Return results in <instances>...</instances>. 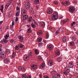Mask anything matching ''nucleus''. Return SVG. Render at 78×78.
Instances as JSON below:
<instances>
[{"instance_id":"1","label":"nucleus","mask_w":78,"mask_h":78,"mask_svg":"<svg viewBox=\"0 0 78 78\" xmlns=\"http://www.w3.org/2000/svg\"><path fill=\"white\" fill-rule=\"evenodd\" d=\"M58 14L57 13H55L53 14L52 16V19L53 20H55L56 19L58 18Z\"/></svg>"},{"instance_id":"2","label":"nucleus","mask_w":78,"mask_h":78,"mask_svg":"<svg viewBox=\"0 0 78 78\" xmlns=\"http://www.w3.org/2000/svg\"><path fill=\"white\" fill-rule=\"evenodd\" d=\"M6 55L5 52L3 51H1L0 54V57H1V58L4 59V58H6Z\"/></svg>"},{"instance_id":"3","label":"nucleus","mask_w":78,"mask_h":78,"mask_svg":"<svg viewBox=\"0 0 78 78\" xmlns=\"http://www.w3.org/2000/svg\"><path fill=\"white\" fill-rule=\"evenodd\" d=\"M25 8L27 9H29L30 8V5L29 2H27L25 3Z\"/></svg>"},{"instance_id":"4","label":"nucleus","mask_w":78,"mask_h":78,"mask_svg":"<svg viewBox=\"0 0 78 78\" xmlns=\"http://www.w3.org/2000/svg\"><path fill=\"white\" fill-rule=\"evenodd\" d=\"M4 62L5 64H8L10 62V59L8 58H5L4 60Z\"/></svg>"},{"instance_id":"5","label":"nucleus","mask_w":78,"mask_h":78,"mask_svg":"<svg viewBox=\"0 0 78 78\" xmlns=\"http://www.w3.org/2000/svg\"><path fill=\"white\" fill-rule=\"evenodd\" d=\"M73 67V62H71L69 63L68 65V67L69 68H72Z\"/></svg>"},{"instance_id":"6","label":"nucleus","mask_w":78,"mask_h":78,"mask_svg":"<svg viewBox=\"0 0 78 78\" xmlns=\"http://www.w3.org/2000/svg\"><path fill=\"white\" fill-rule=\"evenodd\" d=\"M75 10V8L73 7L69 6V11L70 12H73Z\"/></svg>"},{"instance_id":"7","label":"nucleus","mask_w":78,"mask_h":78,"mask_svg":"<svg viewBox=\"0 0 78 78\" xmlns=\"http://www.w3.org/2000/svg\"><path fill=\"white\" fill-rule=\"evenodd\" d=\"M9 37V34H7L5 35V40H4V42H5V43H7L8 42V40H7V39L8 38V37Z\"/></svg>"},{"instance_id":"8","label":"nucleus","mask_w":78,"mask_h":78,"mask_svg":"<svg viewBox=\"0 0 78 78\" xmlns=\"http://www.w3.org/2000/svg\"><path fill=\"white\" fill-rule=\"evenodd\" d=\"M62 5H65V6H66V5H70L71 3L69 1H66L65 2H62Z\"/></svg>"},{"instance_id":"9","label":"nucleus","mask_w":78,"mask_h":78,"mask_svg":"<svg viewBox=\"0 0 78 78\" xmlns=\"http://www.w3.org/2000/svg\"><path fill=\"white\" fill-rule=\"evenodd\" d=\"M29 56L27 55H26L24 56L23 59L24 61H28L29 59Z\"/></svg>"},{"instance_id":"10","label":"nucleus","mask_w":78,"mask_h":78,"mask_svg":"<svg viewBox=\"0 0 78 78\" xmlns=\"http://www.w3.org/2000/svg\"><path fill=\"white\" fill-rule=\"evenodd\" d=\"M27 10L25 9H23L22 10V15L24 16V15H27Z\"/></svg>"},{"instance_id":"11","label":"nucleus","mask_w":78,"mask_h":78,"mask_svg":"<svg viewBox=\"0 0 78 78\" xmlns=\"http://www.w3.org/2000/svg\"><path fill=\"white\" fill-rule=\"evenodd\" d=\"M55 54L56 56H57L60 55V52L59 51V49L55 51Z\"/></svg>"},{"instance_id":"12","label":"nucleus","mask_w":78,"mask_h":78,"mask_svg":"<svg viewBox=\"0 0 78 78\" xmlns=\"http://www.w3.org/2000/svg\"><path fill=\"white\" fill-rule=\"evenodd\" d=\"M23 16V20H26L28 19V16L27 15H24Z\"/></svg>"},{"instance_id":"13","label":"nucleus","mask_w":78,"mask_h":78,"mask_svg":"<svg viewBox=\"0 0 78 78\" xmlns=\"http://www.w3.org/2000/svg\"><path fill=\"white\" fill-rule=\"evenodd\" d=\"M37 65H32L31 67V69L32 70V69H33L34 70H35L37 69Z\"/></svg>"},{"instance_id":"14","label":"nucleus","mask_w":78,"mask_h":78,"mask_svg":"<svg viewBox=\"0 0 78 78\" xmlns=\"http://www.w3.org/2000/svg\"><path fill=\"white\" fill-rule=\"evenodd\" d=\"M53 65V62L52 60H50L49 61L48 65L49 66H52Z\"/></svg>"},{"instance_id":"15","label":"nucleus","mask_w":78,"mask_h":78,"mask_svg":"<svg viewBox=\"0 0 78 78\" xmlns=\"http://www.w3.org/2000/svg\"><path fill=\"white\" fill-rule=\"evenodd\" d=\"M40 25H41L42 28H44L45 25V23L43 21H42L40 22Z\"/></svg>"},{"instance_id":"16","label":"nucleus","mask_w":78,"mask_h":78,"mask_svg":"<svg viewBox=\"0 0 78 78\" xmlns=\"http://www.w3.org/2000/svg\"><path fill=\"white\" fill-rule=\"evenodd\" d=\"M65 70L66 72H67V73H69L70 71V70L69 69V67H66L65 68Z\"/></svg>"},{"instance_id":"17","label":"nucleus","mask_w":78,"mask_h":78,"mask_svg":"<svg viewBox=\"0 0 78 78\" xmlns=\"http://www.w3.org/2000/svg\"><path fill=\"white\" fill-rule=\"evenodd\" d=\"M47 12L48 14H52L53 13L52 10L50 9L48 10L47 11Z\"/></svg>"},{"instance_id":"18","label":"nucleus","mask_w":78,"mask_h":78,"mask_svg":"<svg viewBox=\"0 0 78 78\" xmlns=\"http://www.w3.org/2000/svg\"><path fill=\"white\" fill-rule=\"evenodd\" d=\"M45 67V64L44 63H43L41 65L40 68L41 69H44V67Z\"/></svg>"},{"instance_id":"19","label":"nucleus","mask_w":78,"mask_h":78,"mask_svg":"<svg viewBox=\"0 0 78 78\" xmlns=\"http://www.w3.org/2000/svg\"><path fill=\"white\" fill-rule=\"evenodd\" d=\"M18 38L20 39V42H22L23 40V37L21 36H20L18 37Z\"/></svg>"},{"instance_id":"20","label":"nucleus","mask_w":78,"mask_h":78,"mask_svg":"<svg viewBox=\"0 0 78 78\" xmlns=\"http://www.w3.org/2000/svg\"><path fill=\"white\" fill-rule=\"evenodd\" d=\"M34 2L35 5H37V4L39 3V0H34Z\"/></svg>"},{"instance_id":"21","label":"nucleus","mask_w":78,"mask_h":78,"mask_svg":"<svg viewBox=\"0 0 78 78\" xmlns=\"http://www.w3.org/2000/svg\"><path fill=\"white\" fill-rule=\"evenodd\" d=\"M61 31H63L64 30H65L66 28L64 27H60Z\"/></svg>"},{"instance_id":"22","label":"nucleus","mask_w":78,"mask_h":78,"mask_svg":"<svg viewBox=\"0 0 78 78\" xmlns=\"http://www.w3.org/2000/svg\"><path fill=\"white\" fill-rule=\"evenodd\" d=\"M4 8V7H3V5H2V6L0 7V10H1L2 13L3 12V9Z\"/></svg>"},{"instance_id":"23","label":"nucleus","mask_w":78,"mask_h":78,"mask_svg":"<svg viewBox=\"0 0 78 78\" xmlns=\"http://www.w3.org/2000/svg\"><path fill=\"white\" fill-rule=\"evenodd\" d=\"M9 5H10V4L9 3H7L6 5H5V8L6 9H7L8 8V7L9 6Z\"/></svg>"},{"instance_id":"24","label":"nucleus","mask_w":78,"mask_h":78,"mask_svg":"<svg viewBox=\"0 0 78 78\" xmlns=\"http://www.w3.org/2000/svg\"><path fill=\"white\" fill-rule=\"evenodd\" d=\"M37 41L38 42H41L42 41V39L41 37L38 38H37Z\"/></svg>"},{"instance_id":"25","label":"nucleus","mask_w":78,"mask_h":78,"mask_svg":"<svg viewBox=\"0 0 78 78\" xmlns=\"http://www.w3.org/2000/svg\"><path fill=\"white\" fill-rule=\"evenodd\" d=\"M35 53L36 55H38L39 54V51L37 49L35 50Z\"/></svg>"},{"instance_id":"26","label":"nucleus","mask_w":78,"mask_h":78,"mask_svg":"<svg viewBox=\"0 0 78 78\" xmlns=\"http://www.w3.org/2000/svg\"><path fill=\"white\" fill-rule=\"evenodd\" d=\"M31 25L32 28H35L36 27V25L34 24V23H31Z\"/></svg>"},{"instance_id":"27","label":"nucleus","mask_w":78,"mask_h":78,"mask_svg":"<svg viewBox=\"0 0 78 78\" xmlns=\"http://www.w3.org/2000/svg\"><path fill=\"white\" fill-rule=\"evenodd\" d=\"M57 61L58 62H61L62 61V58L61 57L58 58L57 59Z\"/></svg>"},{"instance_id":"28","label":"nucleus","mask_w":78,"mask_h":78,"mask_svg":"<svg viewBox=\"0 0 78 78\" xmlns=\"http://www.w3.org/2000/svg\"><path fill=\"white\" fill-rule=\"evenodd\" d=\"M42 34V30H39L37 33L38 35H41V34Z\"/></svg>"},{"instance_id":"29","label":"nucleus","mask_w":78,"mask_h":78,"mask_svg":"<svg viewBox=\"0 0 78 78\" xmlns=\"http://www.w3.org/2000/svg\"><path fill=\"white\" fill-rule=\"evenodd\" d=\"M51 73L52 75H56L57 74L56 72L55 71H53L51 72Z\"/></svg>"},{"instance_id":"30","label":"nucleus","mask_w":78,"mask_h":78,"mask_svg":"<svg viewBox=\"0 0 78 78\" xmlns=\"http://www.w3.org/2000/svg\"><path fill=\"white\" fill-rule=\"evenodd\" d=\"M48 48L49 50H52V48H53V47L51 45H49L48 47Z\"/></svg>"},{"instance_id":"31","label":"nucleus","mask_w":78,"mask_h":78,"mask_svg":"<svg viewBox=\"0 0 78 78\" xmlns=\"http://www.w3.org/2000/svg\"><path fill=\"white\" fill-rule=\"evenodd\" d=\"M18 46L20 48H23V45L21 44H18Z\"/></svg>"},{"instance_id":"32","label":"nucleus","mask_w":78,"mask_h":78,"mask_svg":"<svg viewBox=\"0 0 78 78\" xmlns=\"http://www.w3.org/2000/svg\"><path fill=\"white\" fill-rule=\"evenodd\" d=\"M67 39V38H66V37H63L62 41L63 42H65L66 41V40Z\"/></svg>"},{"instance_id":"33","label":"nucleus","mask_w":78,"mask_h":78,"mask_svg":"<svg viewBox=\"0 0 78 78\" xmlns=\"http://www.w3.org/2000/svg\"><path fill=\"white\" fill-rule=\"evenodd\" d=\"M67 22V20L66 19H64L63 20H62V21H61V22L62 23H66Z\"/></svg>"},{"instance_id":"34","label":"nucleus","mask_w":78,"mask_h":78,"mask_svg":"<svg viewBox=\"0 0 78 78\" xmlns=\"http://www.w3.org/2000/svg\"><path fill=\"white\" fill-rule=\"evenodd\" d=\"M33 22H34V24L35 25H38V24L37 23V22L35 20L33 19Z\"/></svg>"},{"instance_id":"35","label":"nucleus","mask_w":78,"mask_h":78,"mask_svg":"<svg viewBox=\"0 0 78 78\" xmlns=\"http://www.w3.org/2000/svg\"><path fill=\"white\" fill-rule=\"evenodd\" d=\"M16 56V53L13 52V54L12 55V57H11L12 58H14Z\"/></svg>"},{"instance_id":"36","label":"nucleus","mask_w":78,"mask_h":78,"mask_svg":"<svg viewBox=\"0 0 78 78\" xmlns=\"http://www.w3.org/2000/svg\"><path fill=\"white\" fill-rule=\"evenodd\" d=\"M33 20V18H32V17L30 16L29 19V22H31Z\"/></svg>"},{"instance_id":"37","label":"nucleus","mask_w":78,"mask_h":78,"mask_svg":"<svg viewBox=\"0 0 78 78\" xmlns=\"http://www.w3.org/2000/svg\"><path fill=\"white\" fill-rule=\"evenodd\" d=\"M39 47H42V45H43V43H41L38 44Z\"/></svg>"},{"instance_id":"38","label":"nucleus","mask_w":78,"mask_h":78,"mask_svg":"<svg viewBox=\"0 0 78 78\" xmlns=\"http://www.w3.org/2000/svg\"><path fill=\"white\" fill-rule=\"evenodd\" d=\"M69 46H72V45H74V43L73 42H70L69 43Z\"/></svg>"},{"instance_id":"39","label":"nucleus","mask_w":78,"mask_h":78,"mask_svg":"<svg viewBox=\"0 0 78 78\" xmlns=\"http://www.w3.org/2000/svg\"><path fill=\"white\" fill-rule=\"evenodd\" d=\"M31 29H30V28H29L28 30H27V33H31Z\"/></svg>"},{"instance_id":"40","label":"nucleus","mask_w":78,"mask_h":78,"mask_svg":"<svg viewBox=\"0 0 78 78\" xmlns=\"http://www.w3.org/2000/svg\"><path fill=\"white\" fill-rule=\"evenodd\" d=\"M46 39H48L49 38V34L48 33H47L46 34Z\"/></svg>"},{"instance_id":"41","label":"nucleus","mask_w":78,"mask_h":78,"mask_svg":"<svg viewBox=\"0 0 78 78\" xmlns=\"http://www.w3.org/2000/svg\"><path fill=\"white\" fill-rule=\"evenodd\" d=\"M56 74L58 78H61V75L60 74L57 73Z\"/></svg>"},{"instance_id":"42","label":"nucleus","mask_w":78,"mask_h":78,"mask_svg":"<svg viewBox=\"0 0 78 78\" xmlns=\"http://www.w3.org/2000/svg\"><path fill=\"white\" fill-rule=\"evenodd\" d=\"M15 49L16 50H18L19 49V48L18 46L16 45L15 46Z\"/></svg>"},{"instance_id":"43","label":"nucleus","mask_w":78,"mask_h":78,"mask_svg":"<svg viewBox=\"0 0 78 78\" xmlns=\"http://www.w3.org/2000/svg\"><path fill=\"white\" fill-rule=\"evenodd\" d=\"M6 54H7V55H8L9 54V53H11L10 50H8V51H6Z\"/></svg>"},{"instance_id":"44","label":"nucleus","mask_w":78,"mask_h":78,"mask_svg":"<svg viewBox=\"0 0 78 78\" xmlns=\"http://www.w3.org/2000/svg\"><path fill=\"white\" fill-rule=\"evenodd\" d=\"M17 4L18 5L20 6V5H21V2H20V1H19V2H17Z\"/></svg>"},{"instance_id":"45","label":"nucleus","mask_w":78,"mask_h":78,"mask_svg":"<svg viewBox=\"0 0 78 78\" xmlns=\"http://www.w3.org/2000/svg\"><path fill=\"white\" fill-rule=\"evenodd\" d=\"M60 28H59L58 30H57L55 32L56 34H58L59 33V31L60 30Z\"/></svg>"},{"instance_id":"46","label":"nucleus","mask_w":78,"mask_h":78,"mask_svg":"<svg viewBox=\"0 0 78 78\" xmlns=\"http://www.w3.org/2000/svg\"><path fill=\"white\" fill-rule=\"evenodd\" d=\"M72 40L73 41H76V37H73L72 38Z\"/></svg>"},{"instance_id":"47","label":"nucleus","mask_w":78,"mask_h":78,"mask_svg":"<svg viewBox=\"0 0 78 78\" xmlns=\"http://www.w3.org/2000/svg\"><path fill=\"white\" fill-rule=\"evenodd\" d=\"M44 55H45L46 56H48V53L47 52H44Z\"/></svg>"},{"instance_id":"48","label":"nucleus","mask_w":78,"mask_h":78,"mask_svg":"<svg viewBox=\"0 0 78 78\" xmlns=\"http://www.w3.org/2000/svg\"><path fill=\"white\" fill-rule=\"evenodd\" d=\"M26 76H27V75L25 74H23L22 75V78H26Z\"/></svg>"},{"instance_id":"49","label":"nucleus","mask_w":78,"mask_h":78,"mask_svg":"<svg viewBox=\"0 0 78 78\" xmlns=\"http://www.w3.org/2000/svg\"><path fill=\"white\" fill-rule=\"evenodd\" d=\"M32 51L30 52V55H28L29 56V57H30H30H31V56H32Z\"/></svg>"},{"instance_id":"50","label":"nucleus","mask_w":78,"mask_h":78,"mask_svg":"<svg viewBox=\"0 0 78 78\" xmlns=\"http://www.w3.org/2000/svg\"><path fill=\"white\" fill-rule=\"evenodd\" d=\"M22 71L23 72H25V68H24V67H23L22 69Z\"/></svg>"},{"instance_id":"51","label":"nucleus","mask_w":78,"mask_h":78,"mask_svg":"<svg viewBox=\"0 0 78 78\" xmlns=\"http://www.w3.org/2000/svg\"><path fill=\"white\" fill-rule=\"evenodd\" d=\"M14 20H12V26H14Z\"/></svg>"},{"instance_id":"52","label":"nucleus","mask_w":78,"mask_h":78,"mask_svg":"<svg viewBox=\"0 0 78 78\" xmlns=\"http://www.w3.org/2000/svg\"><path fill=\"white\" fill-rule=\"evenodd\" d=\"M22 67L20 66L18 68V70H22Z\"/></svg>"},{"instance_id":"53","label":"nucleus","mask_w":78,"mask_h":78,"mask_svg":"<svg viewBox=\"0 0 78 78\" xmlns=\"http://www.w3.org/2000/svg\"><path fill=\"white\" fill-rule=\"evenodd\" d=\"M10 43H12L14 42V40L13 39H11L10 40Z\"/></svg>"},{"instance_id":"54","label":"nucleus","mask_w":78,"mask_h":78,"mask_svg":"<svg viewBox=\"0 0 78 78\" xmlns=\"http://www.w3.org/2000/svg\"><path fill=\"white\" fill-rule=\"evenodd\" d=\"M38 58L39 59H42V57H41V56L40 55L38 56Z\"/></svg>"},{"instance_id":"55","label":"nucleus","mask_w":78,"mask_h":78,"mask_svg":"<svg viewBox=\"0 0 78 78\" xmlns=\"http://www.w3.org/2000/svg\"><path fill=\"white\" fill-rule=\"evenodd\" d=\"M62 66H66V63H63L62 64Z\"/></svg>"},{"instance_id":"56","label":"nucleus","mask_w":78,"mask_h":78,"mask_svg":"<svg viewBox=\"0 0 78 78\" xmlns=\"http://www.w3.org/2000/svg\"><path fill=\"white\" fill-rule=\"evenodd\" d=\"M27 78H31V76L30 75H28L27 76Z\"/></svg>"},{"instance_id":"57","label":"nucleus","mask_w":78,"mask_h":78,"mask_svg":"<svg viewBox=\"0 0 78 78\" xmlns=\"http://www.w3.org/2000/svg\"><path fill=\"white\" fill-rule=\"evenodd\" d=\"M16 10L17 11H19L20 10V8H19V7H16Z\"/></svg>"},{"instance_id":"58","label":"nucleus","mask_w":78,"mask_h":78,"mask_svg":"<svg viewBox=\"0 0 78 78\" xmlns=\"http://www.w3.org/2000/svg\"><path fill=\"white\" fill-rule=\"evenodd\" d=\"M44 78H49V77L47 75H45L44 76Z\"/></svg>"},{"instance_id":"59","label":"nucleus","mask_w":78,"mask_h":78,"mask_svg":"<svg viewBox=\"0 0 78 78\" xmlns=\"http://www.w3.org/2000/svg\"><path fill=\"white\" fill-rule=\"evenodd\" d=\"M39 76L40 78H42V75L41 74H39Z\"/></svg>"},{"instance_id":"60","label":"nucleus","mask_w":78,"mask_h":78,"mask_svg":"<svg viewBox=\"0 0 78 78\" xmlns=\"http://www.w3.org/2000/svg\"><path fill=\"white\" fill-rule=\"evenodd\" d=\"M19 16V13L18 12H16V16Z\"/></svg>"},{"instance_id":"61","label":"nucleus","mask_w":78,"mask_h":78,"mask_svg":"<svg viewBox=\"0 0 78 78\" xmlns=\"http://www.w3.org/2000/svg\"><path fill=\"white\" fill-rule=\"evenodd\" d=\"M52 78H58V77L56 76H53L52 77Z\"/></svg>"},{"instance_id":"62","label":"nucleus","mask_w":78,"mask_h":78,"mask_svg":"<svg viewBox=\"0 0 78 78\" xmlns=\"http://www.w3.org/2000/svg\"><path fill=\"white\" fill-rule=\"evenodd\" d=\"M54 4H55V5H58V3L57 2H54Z\"/></svg>"},{"instance_id":"63","label":"nucleus","mask_w":78,"mask_h":78,"mask_svg":"<svg viewBox=\"0 0 78 78\" xmlns=\"http://www.w3.org/2000/svg\"><path fill=\"white\" fill-rule=\"evenodd\" d=\"M3 30V28L1 27V28H0V31H2V30Z\"/></svg>"},{"instance_id":"64","label":"nucleus","mask_w":78,"mask_h":78,"mask_svg":"<svg viewBox=\"0 0 78 78\" xmlns=\"http://www.w3.org/2000/svg\"><path fill=\"white\" fill-rule=\"evenodd\" d=\"M31 13L32 14H34V10H32L31 11Z\"/></svg>"}]
</instances>
